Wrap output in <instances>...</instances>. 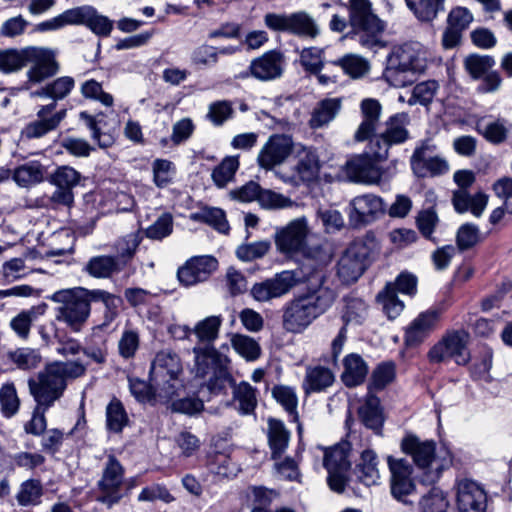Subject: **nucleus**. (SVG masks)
Wrapping results in <instances>:
<instances>
[{
  "mask_svg": "<svg viewBox=\"0 0 512 512\" xmlns=\"http://www.w3.org/2000/svg\"><path fill=\"white\" fill-rule=\"evenodd\" d=\"M86 367L79 361L54 362L39 372L37 379L30 378L28 387L37 406L50 408L58 401L66 387L68 379L83 376Z\"/></svg>",
  "mask_w": 512,
  "mask_h": 512,
  "instance_id": "f257e3e1",
  "label": "nucleus"
},
{
  "mask_svg": "<svg viewBox=\"0 0 512 512\" xmlns=\"http://www.w3.org/2000/svg\"><path fill=\"white\" fill-rule=\"evenodd\" d=\"M310 233L306 217H299L290 221L284 227L276 230L275 245L277 250L288 256L304 254L309 259H315L319 266H326L330 262V255L321 247L306 251L307 238Z\"/></svg>",
  "mask_w": 512,
  "mask_h": 512,
  "instance_id": "f03ea898",
  "label": "nucleus"
},
{
  "mask_svg": "<svg viewBox=\"0 0 512 512\" xmlns=\"http://www.w3.org/2000/svg\"><path fill=\"white\" fill-rule=\"evenodd\" d=\"M182 371L180 357L175 352L167 349L156 354L150 369V381L156 385L162 402H169L178 395V390L183 387L179 380Z\"/></svg>",
  "mask_w": 512,
  "mask_h": 512,
  "instance_id": "7ed1b4c3",
  "label": "nucleus"
},
{
  "mask_svg": "<svg viewBox=\"0 0 512 512\" xmlns=\"http://www.w3.org/2000/svg\"><path fill=\"white\" fill-rule=\"evenodd\" d=\"M424 69L425 64L418 51L411 44H404L393 48L387 56L383 77L392 86L404 87Z\"/></svg>",
  "mask_w": 512,
  "mask_h": 512,
  "instance_id": "20e7f679",
  "label": "nucleus"
},
{
  "mask_svg": "<svg viewBox=\"0 0 512 512\" xmlns=\"http://www.w3.org/2000/svg\"><path fill=\"white\" fill-rule=\"evenodd\" d=\"M50 299L58 304L55 308V319L64 323L72 332H81L90 317L91 307L78 289L75 287L58 290Z\"/></svg>",
  "mask_w": 512,
  "mask_h": 512,
  "instance_id": "39448f33",
  "label": "nucleus"
},
{
  "mask_svg": "<svg viewBox=\"0 0 512 512\" xmlns=\"http://www.w3.org/2000/svg\"><path fill=\"white\" fill-rule=\"evenodd\" d=\"M352 445L347 440H341L331 447L323 448V466L327 470V482L330 489L337 493L344 492L346 487L353 490V478L348 477L351 469L350 453Z\"/></svg>",
  "mask_w": 512,
  "mask_h": 512,
  "instance_id": "423d86ee",
  "label": "nucleus"
},
{
  "mask_svg": "<svg viewBox=\"0 0 512 512\" xmlns=\"http://www.w3.org/2000/svg\"><path fill=\"white\" fill-rule=\"evenodd\" d=\"M470 335L464 329L448 330L428 351L427 358L432 364L453 360L459 366L467 365L471 360L468 348Z\"/></svg>",
  "mask_w": 512,
  "mask_h": 512,
  "instance_id": "0eeeda50",
  "label": "nucleus"
},
{
  "mask_svg": "<svg viewBox=\"0 0 512 512\" xmlns=\"http://www.w3.org/2000/svg\"><path fill=\"white\" fill-rule=\"evenodd\" d=\"M349 22L359 33V43L366 48L378 45V35L384 30L383 22L372 12L369 0L349 1Z\"/></svg>",
  "mask_w": 512,
  "mask_h": 512,
  "instance_id": "6e6552de",
  "label": "nucleus"
},
{
  "mask_svg": "<svg viewBox=\"0 0 512 512\" xmlns=\"http://www.w3.org/2000/svg\"><path fill=\"white\" fill-rule=\"evenodd\" d=\"M402 452L409 455L415 465L421 469H430L433 465L434 471L427 472L428 481H436L441 471L450 464L451 459H444L442 463L436 460V443L433 440H421L412 433H407L400 444Z\"/></svg>",
  "mask_w": 512,
  "mask_h": 512,
  "instance_id": "1a4fd4ad",
  "label": "nucleus"
},
{
  "mask_svg": "<svg viewBox=\"0 0 512 512\" xmlns=\"http://www.w3.org/2000/svg\"><path fill=\"white\" fill-rule=\"evenodd\" d=\"M409 121L407 113L394 114L385 122L383 131L373 134L369 139L368 149L375 158L386 160L391 146L402 144L408 140L407 125Z\"/></svg>",
  "mask_w": 512,
  "mask_h": 512,
  "instance_id": "9d476101",
  "label": "nucleus"
},
{
  "mask_svg": "<svg viewBox=\"0 0 512 512\" xmlns=\"http://www.w3.org/2000/svg\"><path fill=\"white\" fill-rule=\"evenodd\" d=\"M301 282L300 271L283 270L272 277L254 283L250 289V295L259 303H271L288 295Z\"/></svg>",
  "mask_w": 512,
  "mask_h": 512,
  "instance_id": "9b49d317",
  "label": "nucleus"
},
{
  "mask_svg": "<svg viewBox=\"0 0 512 512\" xmlns=\"http://www.w3.org/2000/svg\"><path fill=\"white\" fill-rule=\"evenodd\" d=\"M410 167L418 178L437 177L447 173L450 168L448 161L430 141H423L414 149L410 157Z\"/></svg>",
  "mask_w": 512,
  "mask_h": 512,
  "instance_id": "f8f14e48",
  "label": "nucleus"
},
{
  "mask_svg": "<svg viewBox=\"0 0 512 512\" xmlns=\"http://www.w3.org/2000/svg\"><path fill=\"white\" fill-rule=\"evenodd\" d=\"M124 469L114 455H109L102 477L98 481V493L96 500L108 508L117 504L122 498V482Z\"/></svg>",
  "mask_w": 512,
  "mask_h": 512,
  "instance_id": "ddd939ff",
  "label": "nucleus"
},
{
  "mask_svg": "<svg viewBox=\"0 0 512 512\" xmlns=\"http://www.w3.org/2000/svg\"><path fill=\"white\" fill-rule=\"evenodd\" d=\"M370 248L363 240L352 242L338 261L337 274L341 281L350 284L358 280L367 267Z\"/></svg>",
  "mask_w": 512,
  "mask_h": 512,
  "instance_id": "4468645a",
  "label": "nucleus"
},
{
  "mask_svg": "<svg viewBox=\"0 0 512 512\" xmlns=\"http://www.w3.org/2000/svg\"><path fill=\"white\" fill-rule=\"evenodd\" d=\"M323 267L317 265L315 272L307 279V292L302 295L317 318L324 314L336 299V292L326 285L327 276Z\"/></svg>",
  "mask_w": 512,
  "mask_h": 512,
  "instance_id": "2eb2a0df",
  "label": "nucleus"
},
{
  "mask_svg": "<svg viewBox=\"0 0 512 512\" xmlns=\"http://www.w3.org/2000/svg\"><path fill=\"white\" fill-rule=\"evenodd\" d=\"M292 137L285 134H273L263 145L257 156L259 166L265 170L283 164L293 151Z\"/></svg>",
  "mask_w": 512,
  "mask_h": 512,
  "instance_id": "dca6fc26",
  "label": "nucleus"
},
{
  "mask_svg": "<svg viewBox=\"0 0 512 512\" xmlns=\"http://www.w3.org/2000/svg\"><path fill=\"white\" fill-rule=\"evenodd\" d=\"M349 222L358 228L375 221L385 212L383 199L374 194L356 196L350 202Z\"/></svg>",
  "mask_w": 512,
  "mask_h": 512,
  "instance_id": "f3484780",
  "label": "nucleus"
},
{
  "mask_svg": "<svg viewBox=\"0 0 512 512\" xmlns=\"http://www.w3.org/2000/svg\"><path fill=\"white\" fill-rule=\"evenodd\" d=\"M380 161L368 150L348 160L345 164V173L353 182L377 184L383 174V169L378 164Z\"/></svg>",
  "mask_w": 512,
  "mask_h": 512,
  "instance_id": "a211bd4d",
  "label": "nucleus"
},
{
  "mask_svg": "<svg viewBox=\"0 0 512 512\" xmlns=\"http://www.w3.org/2000/svg\"><path fill=\"white\" fill-rule=\"evenodd\" d=\"M317 319L303 296L288 301L283 307L282 326L289 333H302Z\"/></svg>",
  "mask_w": 512,
  "mask_h": 512,
  "instance_id": "6ab92c4d",
  "label": "nucleus"
},
{
  "mask_svg": "<svg viewBox=\"0 0 512 512\" xmlns=\"http://www.w3.org/2000/svg\"><path fill=\"white\" fill-rule=\"evenodd\" d=\"M218 261L209 255L194 256L177 271L180 283L186 287L204 282L217 270Z\"/></svg>",
  "mask_w": 512,
  "mask_h": 512,
  "instance_id": "aec40b11",
  "label": "nucleus"
},
{
  "mask_svg": "<svg viewBox=\"0 0 512 512\" xmlns=\"http://www.w3.org/2000/svg\"><path fill=\"white\" fill-rule=\"evenodd\" d=\"M456 503L459 512H486L487 493L477 482L462 479L457 482Z\"/></svg>",
  "mask_w": 512,
  "mask_h": 512,
  "instance_id": "412c9836",
  "label": "nucleus"
},
{
  "mask_svg": "<svg viewBox=\"0 0 512 512\" xmlns=\"http://www.w3.org/2000/svg\"><path fill=\"white\" fill-rule=\"evenodd\" d=\"M27 64H32L27 71V76L33 83H40L55 75L59 70V64L55 60L53 52L46 48L29 47Z\"/></svg>",
  "mask_w": 512,
  "mask_h": 512,
  "instance_id": "4be33fe9",
  "label": "nucleus"
},
{
  "mask_svg": "<svg viewBox=\"0 0 512 512\" xmlns=\"http://www.w3.org/2000/svg\"><path fill=\"white\" fill-rule=\"evenodd\" d=\"M285 68V56L282 51L273 49L253 59L249 65L251 75L261 81L280 78Z\"/></svg>",
  "mask_w": 512,
  "mask_h": 512,
  "instance_id": "5701e85b",
  "label": "nucleus"
},
{
  "mask_svg": "<svg viewBox=\"0 0 512 512\" xmlns=\"http://www.w3.org/2000/svg\"><path fill=\"white\" fill-rule=\"evenodd\" d=\"M391 472V494L399 501L406 503L405 497L413 493L415 485L411 480L412 466L405 459H387Z\"/></svg>",
  "mask_w": 512,
  "mask_h": 512,
  "instance_id": "b1692460",
  "label": "nucleus"
},
{
  "mask_svg": "<svg viewBox=\"0 0 512 512\" xmlns=\"http://www.w3.org/2000/svg\"><path fill=\"white\" fill-rule=\"evenodd\" d=\"M194 353V372L196 377L208 378L214 375L219 369L228 365V358L222 355L212 345L195 346Z\"/></svg>",
  "mask_w": 512,
  "mask_h": 512,
  "instance_id": "393cba45",
  "label": "nucleus"
},
{
  "mask_svg": "<svg viewBox=\"0 0 512 512\" xmlns=\"http://www.w3.org/2000/svg\"><path fill=\"white\" fill-rule=\"evenodd\" d=\"M439 320L436 310H427L420 313L406 328L404 341L408 347L420 345L435 329Z\"/></svg>",
  "mask_w": 512,
  "mask_h": 512,
  "instance_id": "a878e982",
  "label": "nucleus"
},
{
  "mask_svg": "<svg viewBox=\"0 0 512 512\" xmlns=\"http://www.w3.org/2000/svg\"><path fill=\"white\" fill-rule=\"evenodd\" d=\"M75 25H85L94 34L107 37L113 29V21L100 14L94 7L84 5L74 8Z\"/></svg>",
  "mask_w": 512,
  "mask_h": 512,
  "instance_id": "bb28decb",
  "label": "nucleus"
},
{
  "mask_svg": "<svg viewBox=\"0 0 512 512\" xmlns=\"http://www.w3.org/2000/svg\"><path fill=\"white\" fill-rule=\"evenodd\" d=\"M476 131L487 142L500 145L507 141L512 131V123L501 117H483L476 121Z\"/></svg>",
  "mask_w": 512,
  "mask_h": 512,
  "instance_id": "cd10ccee",
  "label": "nucleus"
},
{
  "mask_svg": "<svg viewBox=\"0 0 512 512\" xmlns=\"http://www.w3.org/2000/svg\"><path fill=\"white\" fill-rule=\"evenodd\" d=\"M360 109L362 121L354 134V139L357 142L369 140L373 136L381 115V105L375 99L367 98L362 100Z\"/></svg>",
  "mask_w": 512,
  "mask_h": 512,
  "instance_id": "c85d7f7f",
  "label": "nucleus"
},
{
  "mask_svg": "<svg viewBox=\"0 0 512 512\" xmlns=\"http://www.w3.org/2000/svg\"><path fill=\"white\" fill-rule=\"evenodd\" d=\"M378 465L377 453L370 448L364 449L353 469V475L359 483L366 487L376 485L380 479Z\"/></svg>",
  "mask_w": 512,
  "mask_h": 512,
  "instance_id": "c756f323",
  "label": "nucleus"
},
{
  "mask_svg": "<svg viewBox=\"0 0 512 512\" xmlns=\"http://www.w3.org/2000/svg\"><path fill=\"white\" fill-rule=\"evenodd\" d=\"M488 203V196L483 192L469 194L467 190L457 189L452 194V205L459 214L471 212L474 216L480 217Z\"/></svg>",
  "mask_w": 512,
  "mask_h": 512,
  "instance_id": "7c9ffc66",
  "label": "nucleus"
},
{
  "mask_svg": "<svg viewBox=\"0 0 512 512\" xmlns=\"http://www.w3.org/2000/svg\"><path fill=\"white\" fill-rule=\"evenodd\" d=\"M342 107L340 98H325L320 100L311 112L308 125L311 129L326 127L339 114Z\"/></svg>",
  "mask_w": 512,
  "mask_h": 512,
  "instance_id": "2f4dec72",
  "label": "nucleus"
},
{
  "mask_svg": "<svg viewBox=\"0 0 512 512\" xmlns=\"http://www.w3.org/2000/svg\"><path fill=\"white\" fill-rule=\"evenodd\" d=\"M358 415L366 428L371 429L376 435L382 434L384 416L378 397L374 395L367 396L364 404L358 409Z\"/></svg>",
  "mask_w": 512,
  "mask_h": 512,
  "instance_id": "473e14b6",
  "label": "nucleus"
},
{
  "mask_svg": "<svg viewBox=\"0 0 512 512\" xmlns=\"http://www.w3.org/2000/svg\"><path fill=\"white\" fill-rule=\"evenodd\" d=\"M83 271L97 279H107L122 271V265L117 257L99 255L91 257L83 267Z\"/></svg>",
  "mask_w": 512,
  "mask_h": 512,
  "instance_id": "72a5a7b5",
  "label": "nucleus"
},
{
  "mask_svg": "<svg viewBox=\"0 0 512 512\" xmlns=\"http://www.w3.org/2000/svg\"><path fill=\"white\" fill-rule=\"evenodd\" d=\"M367 374L368 366L359 354L351 353L344 357L341 379L345 386L356 387L362 384Z\"/></svg>",
  "mask_w": 512,
  "mask_h": 512,
  "instance_id": "f704fd0d",
  "label": "nucleus"
},
{
  "mask_svg": "<svg viewBox=\"0 0 512 512\" xmlns=\"http://www.w3.org/2000/svg\"><path fill=\"white\" fill-rule=\"evenodd\" d=\"M267 437L272 459L281 458L289 445V430L282 421L271 418L268 420Z\"/></svg>",
  "mask_w": 512,
  "mask_h": 512,
  "instance_id": "c9c22d12",
  "label": "nucleus"
},
{
  "mask_svg": "<svg viewBox=\"0 0 512 512\" xmlns=\"http://www.w3.org/2000/svg\"><path fill=\"white\" fill-rule=\"evenodd\" d=\"M45 313V305L32 306L29 309L20 311L9 323L11 330L22 340L30 336L31 328L40 316Z\"/></svg>",
  "mask_w": 512,
  "mask_h": 512,
  "instance_id": "e433bc0d",
  "label": "nucleus"
},
{
  "mask_svg": "<svg viewBox=\"0 0 512 512\" xmlns=\"http://www.w3.org/2000/svg\"><path fill=\"white\" fill-rule=\"evenodd\" d=\"M298 161L295 171L303 182H310L316 178L319 169V158L314 148L301 146L297 151Z\"/></svg>",
  "mask_w": 512,
  "mask_h": 512,
  "instance_id": "4c0bfd02",
  "label": "nucleus"
},
{
  "mask_svg": "<svg viewBox=\"0 0 512 512\" xmlns=\"http://www.w3.org/2000/svg\"><path fill=\"white\" fill-rule=\"evenodd\" d=\"M65 117V109L55 112L50 118L37 117L36 120L29 122L23 128L22 136L26 139L41 138L49 132L56 130Z\"/></svg>",
  "mask_w": 512,
  "mask_h": 512,
  "instance_id": "58836bf2",
  "label": "nucleus"
},
{
  "mask_svg": "<svg viewBox=\"0 0 512 512\" xmlns=\"http://www.w3.org/2000/svg\"><path fill=\"white\" fill-rule=\"evenodd\" d=\"M334 379V374L326 367H309L306 370L303 389L307 394L321 392L330 387L333 384Z\"/></svg>",
  "mask_w": 512,
  "mask_h": 512,
  "instance_id": "ea45409f",
  "label": "nucleus"
},
{
  "mask_svg": "<svg viewBox=\"0 0 512 512\" xmlns=\"http://www.w3.org/2000/svg\"><path fill=\"white\" fill-rule=\"evenodd\" d=\"M232 401L242 415H249L257 406V389L246 381L236 383L232 389Z\"/></svg>",
  "mask_w": 512,
  "mask_h": 512,
  "instance_id": "a19ab883",
  "label": "nucleus"
},
{
  "mask_svg": "<svg viewBox=\"0 0 512 512\" xmlns=\"http://www.w3.org/2000/svg\"><path fill=\"white\" fill-rule=\"evenodd\" d=\"M45 168L39 161L26 162L13 170L12 179L21 187H29L44 180Z\"/></svg>",
  "mask_w": 512,
  "mask_h": 512,
  "instance_id": "79ce46f5",
  "label": "nucleus"
},
{
  "mask_svg": "<svg viewBox=\"0 0 512 512\" xmlns=\"http://www.w3.org/2000/svg\"><path fill=\"white\" fill-rule=\"evenodd\" d=\"M288 23V33L299 37L314 39L319 34L318 25L306 12L289 14Z\"/></svg>",
  "mask_w": 512,
  "mask_h": 512,
  "instance_id": "37998d69",
  "label": "nucleus"
},
{
  "mask_svg": "<svg viewBox=\"0 0 512 512\" xmlns=\"http://www.w3.org/2000/svg\"><path fill=\"white\" fill-rule=\"evenodd\" d=\"M222 323L223 318L221 315L208 316L198 321L192 328V331L200 343L212 345L219 336Z\"/></svg>",
  "mask_w": 512,
  "mask_h": 512,
  "instance_id": "c03bdc74",
  "label": "nucleus"
},
{
  "mask_svg": "<svg viewBox=\"0 0 512 512\" xmlns=\"http://www.w3.org/2000/svg\"><path fill=\"white\" fill-rule=\"evenodd\" d=\"M408 8L420 21H433L444 11L445 0H405Z\"/></svg>",
  "mask_w": 512,
  "mask_h": 512,
  "instance_id": "a18cd8bd",
  "label": "nucleus"
},
{
  "mask_svg": "<svg viewBox=\"0 0 512 512\" xmlns=\"http://www.w3.org/2000/svg\"><path fill=\"white\" fill-rule=\"evenodd\" d=\"M332 64L340 67L346 75L353 79H359L366 76L370 70L369 62L365 58L356 54H346L333 61Z\"/></svg>",
  "mask_w": 512,
  "mask_h": 512,
  "instance_id": "49530a36",
  "label": "nucleus"
},
{
  "mask_svg": "<svg viewBox=\"0 0 512 512\" xmlns=\"http://www.w3.org/2000/svg\"><path fill=\"white\" fill-rule=\"evenodd\" d=\"M495 64L494 57L476 53L469 54L463 62L465 71L474 80H480L481 77H484L485 74L494 68Z\"/></svg>",
  "mask_w": 512,
  "mask_h": 512,
  "instance_id": "de8ad7c7",
  "label": "nucleus"
},
{
  "mask_svg": "<svg viewBox=\"0 0 512 512\" xmlns=\"http://www.w3.org/2000/svg\"><path fill=\"white\" fill-rule=\"evenodd\" d=\"M28 54L29 47L0 50V71L9 74L21 70L27 65Z\"/></svg>",
  "mask_w": 512,
  "mask_h": 512,
  "instance_id": "09e8293b",
  "label": "nucleus"
},
{
  "mask_svg": "<svg viewBox=\"0 0 512 512\" xmlns=\"http://www.w3.org/2000/svg\"><path fill=\"white\" fill-rule=\"evenodd\" d=\"M129 423L127 412L122 402L113 398L106 407V426L114 433H120Z\"/></svg>",
  "mask_w": 512,
  "mask_h": 512,
  "instance_id": "8fccbe9b",
  "label": "nucleus"
},
{
  "mask_svg": "<svg viewBox=\"0 0 512 512\" xmlns=\"http://www.w3.org/2000/svg\"><path fill=\"white\" fill-rule=\"evenodd\" d=\"M272 395L277 403H279L289 414V416L292 418V421L298 422V397L295 389L285 385H277L272 389Z\"/></svg>",
  "mask_w": 512,
  "mask_h": 512,
  "instance_id": "3c124183",
  "label": "nucleus"
},
{
  "mask_svg": "<svg viewBox=\"0 0 512 512\" xmlns=\"http://www.w3.org/2000/svg\"><path fill=\"white\" fill-rule=\"evenodd\" d=\"M377 301L382 305L384 313L389 319L397 318L404 309V303L395 293V287L386 284L384 289L377 295Z\"/></svg>",
  "mask_w": 512,
  "mask_h": 512,
  "instance_id": "603ef678",
  "label": "nucleus"
},
{
  "mask_svg": "<svg viewBox=\"0 0 512 512\" xmlns=\"http://www.w3.org/2000/svg\"><path fill=\"white\" fill-rule=\"evenodd\" d=\"M368 315V305L364 300L357 297H349L346 299L345 311L342 320L345 327L348 324H362Z\"/></svg>",
  "mask_w": 512,
  "mask_h": 512,
  "instance_id": "864d4df0",
  "label": "nucleus"
},
{
  "mask_svg": "<svg viewBox=\"0 0 512 512\" xmlns=\"http://www.w3.org/2000/svg\"><path fill=\"white\" fill-rule=\"evenodd\" d=\"M233 103L229 100H218L209 104L206 119L214 126L220 127L234 117Z\"/></svg>",
  "mask_w": 512,
  "mask_h": 512,
  "instance_id": "5fc2aeb1",
  "label": "nucleus"
},
{
  "mask_svg": "<svg viewBox=\"0 0 512 512\" xmlns=\"http://www.w3.org/2000/svg\"><path fill=\"white\" fill-rule=\"evenodd\" d=\"M231 345L239 355L248 361H254L260 357V345L249 336L235 334L231 338Z\"/></svg>",
  "mask_w": 512,
  "mask_h": 512,
  "instance_id": "6e6d98bb",
  "label": "nucleus"
},
{
  "mask_svg": "<svg viewBox=\"0 0 512 512\" xmlns=\"http://www.w3.org/2000/svg\"><path fill=\"white\" fill-rule=\"evenodd\" d=\"M129 387L132 395L141 402H149L152 404L162 403L158 395V389L156 385L151 382L140 380L138 378L129 379ZM166 402H163L165 404Z\"/></svg>",
  "mask_w": 512,
  "mask_h": 512,
  "instance_id": "4d7b16f0",
  "label": "nucleus"
},
{
  "mask_svg": "<svg viewBox=\"0 0 512 512\" xmlns=\"http://www.w3.org/2000/svg\"><path fill=\"white\" fill-rule=\"evenodd\" d=\"M438 89L439 84L435 80L420 82L414 86L412 95L408 99L407 103L410 106L415 104L427 106L433 101Z\"/></svg>",
  "mask_w": 512,
  "mask_h": 512,
  "instance_id": "13d9d810",
  "label": "nucleus"
},
{
  "mask_svg": "<svg viewBox=\"0 0 512 512\" xmlns=\"http://www.w3.org/2000/svg\"><path fill=\"white\" fill-rule=\"evenodd\" d=\"M271 249L269 240H260L251 243H243L236 249V256L244 262H251L263 258Z\"/></svg>",
  "mask_w": 512,
  "mask_h": 512,
  "instance_id": "bf43d9fd",
  "label": "nucleus"
},
{
  "mask_svg": "<svg viewBox=\"0 0 512 512\" xmlns=\"http://www.w3.org/2000/svg\"><path fill=\"white\" fill-rule=\"evenodd\" d=\"M42 494L43 487L40 480L29 479L21 484L16 499L22 506L36 505L40 502Z\"/></svg>",
  "mask_w": 512,
  "mask_h": 512,
  "instance_id": "052dcab7",
  "label": "nucleus"
},
{
  "mask_svg": "<svg viewBox=\"0 0 512 512\" xmlns=\"http://www.w3.org/2000/svg\"><path fill=\"white\" fill-rule=\"evenodd\" d=\"M239 168L238 156H227L212 171V179L218 187H224L233 179L237 169Z\"/></svg>",
  "mask_w": 512,
  "mask_h": 512,
  "instance_id": "680f3d73",
  "label": "nucleus"
},
{
  "mask_svg": "<svg viewBox=\"0 0 512 512\" xmlns=\"http://www.w3.org/2000/svg\"><path fill=\"white\" fill-rule=\"evenodd\" d=\"M207 468L214 475L229 478L235 476V469L230 457L222 452L209 454Z\"/></svg>",
  "mask_w": 512,
  "mask_h": 512,
  "instance_id": "e2e57ef3",
  "label": "nucleus"
},
{
  "mask_svg": "<svg viewBox=\"0 0 512 512\" xmlns=\"http://www.w3.org/2000/svg\"><path fill=\"white\" fill-rule=\"evenodd\" d=\"M481 242L479 227L472 223L461 225L456 233V245L460 251H466Z\"/></svg>",
  "mask_w": 512,
  "mask_h": 512,
  "instance_id": "0e129e2a",
  "label": "nucleus"
},
{
  "mask_svg": "<svg viewBox=\"0 0 512 512\" xmlns=\"http://www.w3.org/2000/svg\"><path fill=\"white\" fill-rule=\"evenodd\" d=\"M142 238L138 233H130L116 242L117 257L122 269L135 255Z\"/></svg>",
  "mask_w": 512,
  "mask_h": 512,
  "instance_id": "69168bd1",
  "label": "nucleus"
},
{
  "mask_svg": "<svg viewBox=\"0 0 512 512\" xmlns=\"http://www.w3.org/2000/svg\"><path fill=\"white\" fill-rule=\"evenodd\" d=\"M140 345V335L136 329L126 327L118 341L119 355L124 359H132Z\"/></svg>",
  "mask_w": 512,
  "mask_h": 512,
  "instance_id": "338daca9",
  "label": "nucleus"
},
{
  "mask_svg": "<svg viewBox=\"0 0 512 512\" xmlns=\"http://www.w3.org/2000/svg\"><path fill=\"white\" fill-rule=\"evenodd\" d=\"M448 506L446 495L437 488H433L420 501L421 512H446Z\"/></svg>",
  "mask_w": 512,
  "mask_h": 512,
  "instance_id": "774afa93",
  "label": "nucleus"
}]
</instances>
